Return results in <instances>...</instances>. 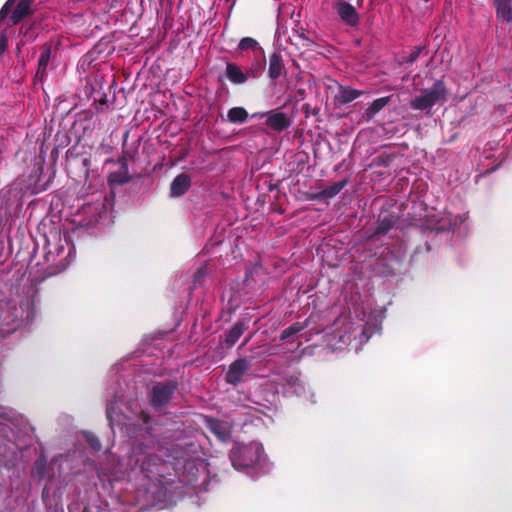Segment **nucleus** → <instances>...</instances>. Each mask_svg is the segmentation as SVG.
<instances>
[{"label":"nucleus","mask_w":512,"mask_h":512,"mask_svg":"<svg viewBox=\"0 0 512 512\" xmlns=\"http://www.w3.org/2000/svg\"><path fill=\"white\" fill-rule=\"evenodd\" d=\"M35 304L32 297L26 296L19 302L9 300L0 310V336H7L18 330L24 323L33 322Z\"/></svg>","instance_id":"1"},{"label":"nucleus","mask_w":512,"mask_h":512,"mask_svg":"<svg viewBox=\"0 0 512 512\" xmlns=\"http://www.w3.org/2000/svg\"><path fill=\"white\" fill-rule=\"evenodd\" d=\"M262 448L257 443L235 445L229 454L232 466L236 470H244L257 464L261 458Z\"/></svg>","instance_id":"2"},{"label":"nucleus","mask_w":512,"mask_h":512,"mask_svg":"<svg viewBox=\"0 0 512 512\" xmlns=\"http://www.w3.org/2000/svg\"><path fill=\"white\" fill-rule=\"evenodd\" d=\"M446 95L445 82L442 79L436 80L431 88L424 89L420 95L416 96L410 105L415 110H428L439 101L445 100Z\"/></svg>","instance_id":"3"},{"label":"nucleus","mask_w":512,"mask_h":512,"mask_svg":"<svg viewBox=\"0 0 512 512\" xmlns=\"http://www.w3.org/2000/svg\"><path fill=\"white\" fill-rule=\"evenodd\" d=\"M178 386L179 384L176 380L156 382L149 395V402L153 409L161 411L166 407L173 398Z\"/></svg>","instance_id":"4"},{"label":"nucleus","mask_w":512,"mask_h":512,"mask_svg":"<svg viewBox=\"0 0 512 512\" xmlns=\"http://www.w3.org/2000/svg\"><path fill=\"white\" fill-rule=\"evenodd\" d=\"M252 364L247 358H238L234 360L228 367L225 374V382L227 384L237 386L242 382L244 375L250 370Z\"/></svg>","instance_id":"5"},{"label":"nucleus","mask_w":512,"mask_h":512,"mask_svg":"<svg viewBox=\"0 0 512 512\" xmlns=\"http://www.w3.org/2000/svg\"><path fill=\"white\" fill-rule=\"evenodd\" d=\"M332 82L337 87V92L334 95V102L337 105L351 103L364 94L363 90H357L348 85H342L336 80H332Z\"/></svg>","instance_id":"6"},{"label":"nucleus","mask_w":512,"mask_h":512,"mask_svg":"<svg viewBox=\"0 0 512 512\" xmlns=\"http://www.w3.org/2000/svg\"><path fill=\"white\" fill-rule=\"evenodd\" d=\"M225 76L232 84L242 85L247 82L249 76L255 77L256 75L253 70L245 73L237 64L228 62L225 68Z\"/></svg>","instance_id":"7"},{"label":"nucleus","mask_w":512,"mask_h":512,"mask_svg":"<svg viewBox=\"0 0 512 512\" xmlns=\"http://www.w3.org/2000/svg\"><path fill=\"white\" fill-rule=\"evenodd\" d=\"M265 124L273 131L282 132L292 125V120L284 112L272 110Z\"/></svg>","instance_id":"8"},{"label":"nucleus","mask_w":512,"mask_h":512,"mask_svg":"<svg viewBox=\"0 0 512 512\" xmlns=\"http://www.w3.org/2000/svg\"><path fill=\"white\" fill-rule=\"evenodd\" d=\"M249 319L247 317L239 318L235 324L227 331L224 343L228 348H232L239 338L248 328Z\"/></svg>","instance_id":"9"},{"label":"nucleus","mask_w":512,"mask_h":512,"mask_svg":"<svg viewBox=\"0 0 512 512\" xmlns=\"http://www.w3.org/2000/svg\"><path fill=\"white\" fill-rule=\"evenodd\" d=\"M348 184V179H343L339 182H335L329 185L317 193H311L307 195L308 200H326L338 195Z\"/></svg>","instance_id":"10"},{"label":"nucleus","mask_w":512,"mask_h":512,"mask_svg":"<svg viewBox=\"0 0 512 512\" xmlns=\"http://www.w3.org/2000/svg\"><path fill=\"white\" fill-rule=\"evenodd\" d=\"M207 429L214 434L220 441L226 442L231 437L228 424L222 420L213 417L206 418Z\"/></svg>","instance_id":"11"},{"label":"nucleus","mask_w":512,"mask_h":512,"mask_svg":"<svg viewBox=\"0 0 512 512\" xmlns=\"http://www.w3.org/2000/svg\"><path fill=\"white\" fill-rule=\"evenodd\" d=\"M336 11L346 24L356 26L359 22V15L356 9L349 2H336Z\"/></svg>","instance_id":"12"},{"label":"nucleus","mask_w":512,"mask_h":512,"mask_svg":"<svg viewBox=\"0 0 512 512\" xmlns=\"http://www.w3.org/2000/svg\"><path fill=\"white\" fill-rule=\"evenodd\" d=\"M192 184L190 175L186 173L178 174L170 185V195L172 197H181L188 192Z\"/></svg>","instance_id":"13"},{"label":"nucleus","mask_w":512,"mask_h":512,"mask_svg":"<svg viewBox=\"0 0 512 512\" xmlns=\"http://www.w3.org/2000/svg\"><path fill=\"white\" fill-rule=\"evenodd\" d=\"M398 222V217L388 211L379 214L375 234H386Z\"/></svg>","instance_id":"14"},{"label":"nucleus","mask_w":512,"mask_h":512,"mask_svg":"<svg viewBox=\"0 0 512 512\" xmlns=\"http://www.w3.org/2000/svg\"><path fill=\"white\" fill-rule=\"evenodd\" d=\"M285 67L283 63L282 55L278 52H274L269 57L268 75L270 79H278L284 72Z\"/></svg>","instance_id":"15"},{"label":"nucleus","mask_w":512,"mask_h":512,"mask_svg":"<svg viewBox=\"0 0 512 512\" xmlns=\"http://www.w3.org/2000/svg\"><path fill=\"white\" fill-rule=\"evenodd\" d=\"M30 3L31 2H18V5L10 15V22L12 25L20 23L24 18L32 13Z\"/></svg>","instance_id":"16"},{"label":"nucleus","mask_w":512,"mask_h":512,"mask_svg":"<svg viewBox=\"0 0 512 512\" xmlns=\"http://www.w3.org/2000/svg\"><path fill=\"white\" fill-rule=\"evenodd\" d=\"M391 96H385L375 99L364 111V117L371 120L378 112H380L390 102Z\"/></svg>","instance_id":"17"},{"label":"nucleus","mask_w":512,"mask_h":512,"mask_svg":"<svg viewBox=\"0 0 512 512\" xmlns=\"http://www.w3.org/2000/svg\"><path fill=\"white\" fill-rule=\"evenodd\" d=\"M309 319L303 322H294L285 328L280 334V340L283 342H290V337L305 330L309 326Z\"/></svg>","instance_id":"18"},{"label":"nucleus","mask_w":512,"mask_h":512,"mask_svg":"<svg viewBox=\"0 0 512 512\" xmlns=\"http://www.w3.org/2000/svg\"><path fill=\"white\" fill-rule=\"evenodd\" d=\"M249 114L244 107H233L228 110L226 121L233 124H242L247 121Z\"/></svg>","instance_id":"19"},{"label":"nucleus","mask_w":512,"mask_h":512,"mask_svg":"<svg viewBox=\"0 0 512 512\" xmlns=\"http://www.w3.org/2000/svg\"><path fill=\"white\" fill-rule=\"evenodd\" d=\"M50 58H51V49H50V47H46L42 50L40 57L38 59V67H37V71L35 74V79H39L42 81V79L46 73V69H47L48 63L50 61Z\"/></svg>","instance_id":"20"},{"label":"nucleus","mask_w":512,"mask_h":512,"mask_svg":"<svg viewBox=\"0 0 512 512\" xmlns=\"http://www.w3.org/2000/svg\"><path fill=\"white\" fill-rule=\"evenodd\" d=\"M497 17L512 22V2H495Z\"/></svg>","instance_id":"21"},{"label":"nucleus","mask_w":512,"mask_h":512,"mask_svg":"<svg viewBox=\"0 0 512 512\" xmlns=\"http://www.w3.org/2000/svg\"><path fill=\"white\" fill-rule=\"evenodd\" d=\"M131 180V176L129 175V171H123L119 169L118 172L111 173L109 176V181L111 183H116L119 185H123L128 183Z\"/></svg>","instance_id":"22"},{"label":"nucleus","mask_w":512,"mask_h":512,"mask_svg":"<svg viewBox=\"0 0 512 512\" xmlns=\"http://www.w3.org/2000/svg\"><path fill=\"white\" fill-rule=\"evenodd\" d=\"M83 437L87 444L94 450V451H100L101 450V442L99 438L92 432H83Z\"/></svg>","instance_id":"23"},{"label":"nucleus","mask_w":512,"mask_h":512,"mask_svg":"<svg viewBox=\"0 0 512 512\" xmlns=\"http://www.w3.org/2000/svg\"><path fill=\"white\" fill-rule=\"evenodd\" d=\"M258 46L259 43L254 38L244 37L240 40L238 48L243 51L248 49L255 50L258 48Z\"/></svg>","instance_id":"24"},{"label":"nucleus","mask_w":512,"mask_h":512,"mask_svg":"<svg viewBox=\"0 0 512 512\" xmlns=\"http://www.w3.org/2000/svg\"><path fill=\"white\" fill-rule=\"evenodd\" d=\"M426 49V46H418V47H414L413 51L409 54V56L405 59V62L406 63H414L418 60L420 54L422 53L423 50Z\"/></svg>","instance_id":"25"},{"label":"nucleus","mask_w":512,"mask_h":512,"mask_svg":"<svg viewBox=\"0 0 512 512\" xmlns=\"http://www.w3.org/2000/svg\"><path fill=\"white\" fill-rule=\"evenodd\" d=\"M137 153H138V147L127 148L126 142L124 141L122 155L126 156V158L129 161H135Z\"/></svg>","instance_id":"26"},{"label":"nucleus","mask_w":512,"mask_h":512,"mask_svg":"<svg viewBox=\"0 0 512 512\" xmlns=\"http://www.w3.org/2000/svg\"><path fill=\"white\" fill-rule=\"evenodd\" d=\"M392 161L390 155H378L373 159V163L376 166L388 167Z\"/></svg>","instance_id":"27"},{"label":"nucleus","mask_w":512,"mask_h":512,"mask_svg":"<svg viewBox=\"0 0 512 512\" xmlns=\"http://www.w3.org/2000/svg\"><path fill=\"white\" fill-rule=\"evenodd\" d=\"M14 3L15 2H5L0 10V21L4 20L10 14Z\"/></svg>","instance_id":"28"},{"label":"nucleus","mask_w":512,"mask_h":512,"mask_svg":"<svg viewBox=\"0 0 512 512\" xmlns=\"http://www.w3.org/2000/svg\"><path fill=\"white\" fill-rule=\"evenodd\" d=\"M108 103V99H107V95L106 94H103L99 99L98 98H94V104L96 106V111L97 112H102L103 109L101 106L103 105H107Z\"/></svg>","instance_id":"29"},{"label":"nucleus","mask_w":512,"mask_h":512,"mask_svg":"<svg viewBox=\"0 0 512 512\" xmlns=\"http://www.w3.org/2000/svg\"><path fill=\"white\" fill-rule=\"evenodd\" d=\"M303 112L305 114V117H309V115H318L320 112V109L317 107L312 108L309 103H305L303 105Z\"/></svg>","instance_id":"30"},{"label":"nucleus","mask_w":512,"mask_h":512,"mask_svg":"<svg viewBox=\"0 0 512 512\" xmlns=\"http://www.w3.org/2000/svg\"><path fill=\"white\" fill-rule=\"evenodd\" d=\"M128 159L126 158V156L124 155H121L119 158H118V163L120 164V169L123 170V171H129L128 169Z\"/></svg>","instance_id":"31"},{"label":"nucleus","mask_w":512,"mask_h":512,"mask_svg":"<svg viewBox=\"0 0 512 512\" xmlns=\"http://www.w3.org/2000/svg\"><path fill=\"white\" fill-rule=\"evenodd\" d=\"M205 276H206L205 268L200 267L199 269H197V271H196V273L194 275V282L196 283V282L200 281Z\"/></svg>","instance_id":"32"},{"label":"nucleus","mask_w":512,"mask_h":512,"mask_svg":"<svg viewBox=\"0 0 512 512\" xmlns=\"http://www.w3.org/2000/svg\"><path fill=\"white\" fill-rule=\"evenodd\" d=\"M7 47V38L5 35L0 37V56L4 53Z\"/></svg>","instance_id":"33"},{"label":"nucleus","mask_w":512,"mask_h":512,"mask_svg":"<svg viewBox=\"0 0 512 512\" xmlns=\"http://www.w3.org/2000/svg\"><path fill=\"white\" fill-rule=\"evenodd\" d=\"M140 419L144 424H148L151 420V416L148 413L142 411L140 414Z\"/></svg>","instance_id":"34"},{"label":"nucleus","mask_w":512,"mask_h":512,"mask_svg":"<svg viewBox=\"0 0 512 512\" xmlns=\"http://www.w3.org/2000/svg\"><path fill=\"white\" fill-rule=\"evenodd\" d=\"M269 114H270V111L256 112L251 115V118H264V117L267 118Z\"/></svg>","instance_id":"35"},{"label":"nucleus","mask_w":512,"mask_h":512,"mask_svg":"<svg viewBox=\"0 0 512 512\" xmlns=\"http://www.w3.org/2000/svg\"><path fill=\"white\" fill-rule=\"evenodd\" d=\"M82 164L86 168V170L88 171L89 168H90V165H91V160L89 158H84L82 160Z\"/></svg>","instance_id":"36"},{"label":"nucleus","mask_w":512,"mask_h":512,"mask_svg":"<svg viewBox=\"0 0 512 512\" xmlns=\"http://www.w3.org/2000/svg\"><path fill=\"white\" fill-rule=\"evenodd\" d=\"M297 93L299 94V96H300L301 98H304V96H305V89H302V88H301V89H298V90H297Z\"/></svg>","instance_id":"37"},{"label":"nucleus","mask_w":512,"mask_h":512,"mask_svg":"<svg viewBox=\"0 0 512 512\" xmlns=\"http://www.w3.org/2000/svg\"><path fill=\"white\" fill-rule=\"evenodd\" d=\"M250 339H251V336H250V337H248V338H246V339L244 340V342L241 344V347L245 346V345L250 341Z\"/></svg>","instance_id":"38"},{"label":"nucleus","mask_w":512,"mask_h":512,"mask_svg":"<svg viewBox=\"0 0 512 512\" xmlns=\"http://www.w3.org/2000/svg\"><path fill=\"white\" fill-rule=\"evenodd\" d=\"M141 470H147V468L145 467V463L144 462L141 464Z\"/></svg>","instance_id":"39"},{"label":"nucleus","mask_w":512,"mask_h":512,"mask_svg":"<svg viewBox=\"0 0 512 512\" xmlns=\"http://www.w3.org/2000/svg\"><path fill=\"white\" fill-rule=\"evenodd\" d=\"M83 512H89V511H88V509H84V511H83Z\"/></svg>","instance_id":"40"}]
</instances>
